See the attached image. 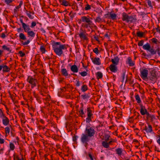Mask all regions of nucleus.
<instances>
[{"instance_id":"53","label":"nucleus","mask_w":160,"mask_h":160,"mask_svg":"<svg viewBox=\"0 0 160 160\" xmlns=\"http://www.w3.org/2000/svg\"><path fill=\"white\" fill-rule=\"evenodd\" d=\"M19 54H20L21 57H23L25 55L24 53L22 51H19Z\"/></svg>"},{"instance_id":"44","label":"nucleus","mask_w":160,"mask_h":160,"mask_svg":"<svg viewBox=\"0 0 160 160\" xmlns=\"http://www.w3.org/2000/svg\"><path fill=\"white\" fill-rule=\"evenodd\" d=\"M145 114L147 115V119H148L149 118H153L154 117V116H152L148 112Z\"/></svg>"},{"instance_id":"32","label":"nucleus","mask_w":160,"mask_h":160,"mask_svg":"<svg viewBox=\"0 0 160 160\" xmlns=\"http://www.w3.org/2000/svg\"><path fill=\"white\" fill-rule=\"evenodd\" d=\"M135 98L138 103H140L141 102V101L139 95L136 94L135 95Z\"/></svg>"},{"instance_id":"56","label":"nucleus","mask_w":160,"mask_h":160,"mask_svg":"<svg viewBox=\"0 0 160 160\" xmlns=\"http://www.w3.org/2000/svg\"><path fill=\"white\" fill-rule=\"evenodd\" d=\"M45 99L46 101H49L50 100L51 97L49 95H48L45 98Z\"/></svg>"},{"instance_id":"24","label":"nucleus","mask_w":160,"mask_h":160,"mask_svg":"<svg viewBox=\"0 0 160 160\" xmlns=\"http://www.w3.org/2000/svg\"><path fill=\"white\" fill-rule=\"evenodd\" d=\"M117 15L116 14L114 13H113L112 12L110 13L109 19H111L114 20L116 19Z\"/></svg>"},{"instance_id":"3","label":"nucleus","mask_w":160,"mask_h":160,"mask_svg":"<svg viewBox=\"0 0 160 160\" xmlns=\"http://www.w3.org/2000/svg\"><path fill=\"white\" fill-rule=\"evenodd\" d=\"M27 81L31 85L32 88L36 86L38 83L37 80L35 78L30 76H28L27 79Z\"/></svg>"},{"instance_id":"64","label":"nucleus","mask_w":160,"mask_h":160,"mask_svg":"<svg viewBox=\"0 0 160 160\" xmlns=\"http://www.w3.org/2000/svg\"><path fill=\"white\" fill-rule=\"evenodd\" d=\"M158 51V53L159 56H160V48H158L157 49Z\"/></svg>"},{"instance_id":"45","label":"nucleus","mask_w":160,"mask_h":160,"mask_svg":"<svg viewBox=\"0 0 160 160\" xmlns=\"http://www.w3.org/2000/svg\"><path fill=\"white\" fill-rule=\"evenodd\" d=\"M22 4H23V2H22V1H21L20 2V3H19V5L17 7H15L18 10L19 8H20L21 7L22 5Z\"/></svg>"},{"instance_id":"34","label":"nucleus","mask_w":160,"mask_h":160,"mask_svg":"<svg viewBox=\"0 0 160 160\" xmlns=\"http://www.w3.org/2000/svg\"><path fill=\"white\" fill-rule=\"evenodd\" d=\"M97 78L98 79L102 78V74L101 72H98L96 74Z\"/></svg>"},{"instance_id":"42","label":"nucleus","mask_w":160,"mask_h":160,"mask_svg":"<svg viewBox=\"0 0 160 160\" xmlns=\"http://www.w3.org/2000/svg\"><path fill=\"white\" fill-rule=\"evenodd\" d=\"M151 41L153 43L155 44H157L158 42V39L154 38H152L151 39Z\"/></svg>"},{"instance_id":"8","label":"nucleus","mask_w":160,"mask_h":160,"mask_svg":"<svg viewBox=\"0 0 160 160\" xmlns=\"http://www.w3.org/2000/svg\"><path fill=\"white\" fill-rule=\"evenodd\" d=\"M157 79L156 74L154 71H152L151 72L150 75L148 77V79L152 81V82H155Z\"/></svg>"},{"instance_id":"39","label":"nucleus","mask_w":160,"mask_h":160,"mask_svg":"<svg viewBox=\"0 0 160 160\" xmlns=\"http://www.w3.org/2000/svg\"><path fill=\"white\" fill-rule=\"evenodd\" d=\"M91 6L88 4L86 5L84 9L85 10L87 11L91 9Z\"/></svg>"},{"instance_id":"28","label":"nucleus","mask_w":160,"mask_h":160,"mask_svg":"<svg viewBox=\"0 0 160 160\" xmlns=\"http://www.w3.org/2000/svg\"><path fill=\"white\" fill-rule=\"evenodd\" d=\"M87 116L88 117H91L92 115V111L89 108H87Z\"/></svg>"},{"instance_id":"50","label":"nucleus","mask_w":160,"mask_h":160,"mask_svg":"<svg viewBox=\"0 0 160 160\" xmlns=\"http://www.w3.org/2000/svg\"><path fill=\"white\" fill-rule=\"evenodd\" d=\"M93 52L96 54H98V48H95L93 50Z\"/></svg>"},{"instance_id":"9","label":"nucleus","mask_w":160,"mask_h":160,"mask_svg":"<svg viewBox=\"0 0 160 160\" xmlns=\"http://www.w3.org/2000/svg\"><path fill=\"white\" fill-rule=\"evenodd\" d=\"M81 20L83 22H86L89 24H92V22L90 20L89 16H83L81 17Z\"/></svg>"},{"instance_id":"27","label":"nucleus","mask_w":160,"mask_h":160,"mask_svg":"<svg viewBox=\"0 0 160 160\" xmlns=\"http://www.w3.org/2000/svg\"><path fill=\"white\" fill-rule=\"evenodd\" d=\"M82 98L84 100H88L90 97V95L89 94H84L81 95Z\"/></svg>"},{"instance_id":"6","label":"nucleus","mask_w":160,"mask_h":160,"mask_svg":"<svg viewBox=\"0 0 160 160\" xmlns=\"http://www.w3.org/2000/svg\"><path fill=\"white\" fill-rule=\"evenodd\" d=\"M79 36L82 40H87L88 39V34L85 31L81 29L79 31Z\"/></svg>"},{"instance_id":"43","label":"nucleus","mask_w":160,"mask_h":160,"mask_svg":"<svg viewBox=\"0 0 160 160\" xmlns=\"http://www.w3.org/2000/svg\"><path fill=\"white\" fill-rule=\"evenodd\" d=\"M30 42V41L29 40H27V41L26 42H22V44L23 45H26L28 44Z\"/></svg>"},{"instance_id":"11","label":"nucleus","mask_w":160,"mask_h":160,"mask_svg":"<svg viewBox=\"0 0 160 160\" xmlns=\"http://www.w3.org/2000/svg\"><path fill=\"white\" fill-rule=\"evenodd\" d=\"M0 117L2 119V123L4 125L7 126L9 124V120L4 114L1 115Z\"/></svg>"},{"instance_id":"23","label":"nucleus","mask_w":160,"mask_h":160,"mask_svg":"<svg viewBox=\"0 0 160 160\" xmlns=\"http://www.w3.org/2000/svg\"><path fill=\"white\" fill-rule=\"evenodd\" d=\"M137 19L135 17H133L132 16H129V20L128 21V23L130 24L132 22H135Z\"/></svg>"},{"instance_id":"38","label":"nucleus","mask_w":160,"mask_h":160,"mask_svg":"<svg viewBox=\"0 0 160 160\" xmlns=\"http://www.w3.org/2000/svg\"><path fill=\"white\" fill-rule=\"evenodd\" d=\"M102 21V19L100 18V16L99 15L98 17L96 18L95 19V21L96 22L99 23Z\"/></svg>"},{"instance_id":"48","label":"nucleus","mask_w":160,"mask_h":160,"mask_svg":"<svg viewBox=\"0 0 160 160\" xmlns=\"http://www.w3.org/2000/svg\"><path fill=\"white\" fill-rule=\"evenodd\" d=\"M36 25V22L35 21H32L30 26L31 28H32L35 27Z\"/></svg>"},{"instance_id":"12","label":"nucleus","mask_w":160,"mask_h":160,"mask_svg":"<svg viewBox=\"0 0 160 160\" xmlns=\"http://www.w3.org/2000/svg\"><path fill=\"white\" fill-rule=\"evenodd\" d=\"M147 133H151L152 132V126L148 124L147 126L145 125L143 129Z\"/></svg>"},{"instance_id":"30","label":"nucleus","mask_w":160,"mask_h":160,"mask_svg":"<svg viewBox=\"0 0 160 160\" xmlns=\"http://www.w3.org/2000/svg\"><path fill=\"white\" fill-rule=\"evenodd\" d=\"M61 72L62 75L66 77L68 76V74L66 69L63 68L62 69Z\"/></svg>"},{"instance_id":"19","label":"nucleus","mask_w":160,"mask_h":160,"mask_svg":"<svg viewBox=\"0 0 160 160\" xmlns=\"http://www.w3.org/2000/svg\"><path fill=\"white\" fill-rule=\"evenodd\" d=\"M129 16L125 12H123L122 13V20L123 21H125L128 23V21L129 20Z\"/></svg>"},{"instance_id":"31","label":"nucleus","mask_w":160,"mask_h":160,"mask_svg":"<svg viewBox=\"0 0 160 160\" xmlns=\"http://www.w3.org/2000/svg\"><path fill=\"white\" fill-rule=\"evenodd\" d=\"M150 45L148 43H147L146 44L144 45L143 46V49L148 50V51L149 49H150Z\"/></svg>"},{"instance_id":"52","label":"nucleus","mask_w":160,"mask_h":160,"mask_svg":"<svg viewBox=\"0 0 160 160\" xmlns=\"http://www.w3.org/2000/svg\"><path fill=\"white\" fill-rule=\"evenodd\" d=\"M143 40H141L138 42V45L139 46H142L143 45Z\"/></svg>"},{"instance_id":"26","label":"nucleus","mask_w":160,"mask_h":160,"mask_svg":"<svg viewBox=\"0 0 160 160\" xmlns=\"http://www.w3.org/2000/svg\"><path fill=\"white\" fill-rule=\"evenodd\" d=\"M2 48L3 50L7 51L9 52H11V49L10 47L8 46L4 45L2 46Z\"/></svg>"},{"instance_id":"4","label":"nucleus","mask_w":160,"mask_h":160,"mask_svg":"<svg viewBox=\"0 0 160 160\" xmlns=\"http://www.w3.org/2000/svg\"><path fill=\"white\" fill-rule=\"evenodd\" d=\"M148 70L147 68H142L140 69V76L144 80H148Z\"/></svg>"},{"instance_id":"60","label":"nucleus","mask_w":160,"mask_h":160,"mask_svg":"<svg viewBox=\"0 0 160 160\" xmlns=\"http://www.w3.org/2000/svg\"><path fill=\"white\" fill-rule=\"evenodd\" d=\"M110 16V13L109 12H108V13L105 14L104 15V17L105 18H109V17Z\"/></svg>"},{"instance_id":"33","label":"nucleus","mask_w":160,"mask_h":160,"mask_svg":"<svg viewBox=\"0 0 160 160\" xmlns=\"http://www.w3.org/2000/svg\"><path fill=\"white\" fill-rule=\"evenodd\" d=\"M62 4L65 6H70L69 2L66 0H62Z\"/></svg>"},{"instance_id":"55","label":"nucleus","mask_w":160,"mask_h":160,"mask_svg":"<svg viewBox=\"0 0 160 160\" xmlns=\"http://www.w3.org/2000/svg\"><path fill=\"white\" fill-rule=\"evenodd\" d=\"M148 5L151 7H152L151 1L150 0H148L147 1Z\"/></svg>"},{"instance_id":"62","label":"nucleus","mask_w":160,"mask_h":160,"mask_svg":"<svg viewBox=\"0 0 160 160\" xmlns=\"http://www.w3.org/2000/svg\"><path fill=\"white\" fill-rule=\"evenodd\" d=\"M16 159H17V160H23V158L22 157V156L21 158L20 159L19 158L18 156H16Z\"/></svg>"},{"instance_id":"1","label":"nucleus","mask_w":160,"mask_h":160,"mask_svg":"<svg viewBox=\"0 0 160 160\" xmlns=\"http://www.w3.org/2000/svg\"><path fill=\"white\" fill-rule=\"evenodd\" d=\"M52 48L56 54L59 56L62 54L63 50L67 49L66 44H62L60 42H54L52 45Z\"/></svg>"},{"instance_id":"5","label":"nucleus","mask_w":160,"mask_h":160,"mask_svg":"<svg viewBox=\"0 0 160 160\" xmlns=\"http://www.w3.org/2000/svg\"><path fill=\"white\" fill-rule=\"evenodd\" d=\"M95 131L94 128L92 127H88L85 129V133L90 138L93 136L95 133Z\"/></svg>"},{"instance_id":"16","label":"nucleus","mask_w":160,"mask_h":160,"mask_svg":"<svg viewBox=\"0 0 160 160\" xmlns=\"http://www.w3.org/2000/svg\"><path fill=\"white\" fill-rule=\"evenodd\" d=\"M109 68L110 71L113 72H116L118 70L117 65L111 64L109 67Z\"/></svg>"},{"instance_id":"58","label":"nucleus","mask_w":160,"mask_h":160,"mask_svg":"<svg viewBox=\"0 0 160 160\" xmlns=\"http://www.w3.org/2000/svg\"><path fill=\"white\" fill-rule=\"evenodd\" d=\"M76 85L77 87H79L80 85V82L78 80H77L76 81Z\"/></svg>"},{"instance_id":"29","label":"nucleus","mask_w":160,"mask_h":160,"mask_svg":"<svg viewBox=\"0 0 160 160\" xmlns=\"http://www.w3.org/2000/svg\"><path fill=\"white\" fill-rule=\"evenodd\" d=\"M116 153L118 155V156H121L122 153V149L121 148H118L116 149Z\"/></svg>"},{"instance_id":"59","label":"nucleus","mask_w":160,"mask_h":160,"mask_svg":"<svg viewBox=\"0 0 160 160\" xmlns=\"http://www.w3.org/2000/svg\"><path fill=\"white\" fill-rule=\"evenodd\" d=\"M6 37V35L4 33H2L1 35L0 36V37L2 38H4Z\"/></svg>"},{"instance_id":"54","label":"nucleus","mask_w":160,"mask_h":160,"mask_svg":"<svg viewBox=\"0 0 160 160\" xmlns=\"http://www.w3.org/2000/svg\"><path fill=\"white\" fill-rule=\"evenodd\" d=\"M91 117H88V116L87 118H86V122H90L91 121Z\"/></svg>"},{"instance_id":"20","label":"nucleus","mask_w":160,"mask_h":160,"mask_svg":"<svg viewBox=\"0 0 160 160\" xmlns=\"http://www.w3.org/2000/svg\"><path fill=\"white\" fill-rule=\"evenodd\" d=\"M104 141L106 142H109V141H111V139L113 141V142H115L114 140L108 134H105L104 136Z\"/></svg>"},{"instance_id":"18","label":"nucleus","mask_w":160,"mask_h":160,"mask_svg":"<svg viewBox=\"0 0 160 160\" xmlns=\"http://www.w3.org/2000/svg\"><path fill=\"white\" fill-rule=\"evenodd\" d=\"M119 60V58L118 56H116L112 58L111 61L112 63V64L117 65L118 64Z\"/></svg>"},{"instance_id":"22","label":"nucleus","mask_w":160,"mask_h":160,"mask_svg":"<svg viewBox=\"0 0 160 160\" xmlns=\"http://www.w3.org/2000/svg\"><path fill=\"white\" fill-rule=\"evenodd\" d=\"M127 63L130 66H133L134 65V63L132 61L131 58L130 57L128 58Z\"/></svg>"},{"instance_id":"7","label":"nucleus","mask_w":160,"mask_h":160,"mask_svg":"<svg viewBox=\"0 0 160 160\" xmlns=\"http://www.w3.org/2000/svg\"><path fill=\"white\" fill-rule=\"evenodd\" d=\"M90 137L86 133H83L82 135L81 138V142L83 143H85L86 144L90 139Z\"/></svg>"},{"instance_id":"36","label":"nucleus","mask_w":160,"mask_h":160,"mask_svg":"<svg viewBox=\"0 0 160 160\" xmlns=\"http://www.w3.org/2000/svg\"><path fill=\"white\" fill-rule=\"evenodd\" d=\"M151 53L152 55H154L156 54V51L154 50L152 48H150V49L148 50Z\"/></svg>"},{"instance_id":"10","label":"nucleus","mask_w":160,"mask_h":160,"mask_svg":"<svg viewBox=\"0 0 160 160\" xmlns=\"http://www.w3.org/2000/svg\"><path fill=\"white\" fill-rule=\"evenodd\" d=\"M2 70L3 72H8L10 71V68L7 65L2 64L0 65V72Z\"/></svg>"},{"instance_id":"21","label":"nucleus","mask_w":160,"mask_h":160,"mask_svg":"<svg viewBox=\"0 0 160 160\" xmlns=\"http://www.w3.org/2000/svg\"><path fill=\"white\" fill-rule=\"evenodd\" d=\"M71 70L72 72L74 73L78 72V69L76 65H74L72 66L71 67Z\"/></svg>"},{"instance_id":"17","label":"nucleus","mask_w":160,"mask_h":160,"mask_svg":"<svg viewBox=\"0 0 160 160\" xmlns=\"http://www.w3.org/2000/svg\"><path fill=\"white\" fill-rule=\"evenodd\" d=\"M93 63L97 65H101V61L100 58H95L91 59Z\"/></svg>"},{"instance_id":"63","label":"nucleus","mask_w":160,"mask_h":160,"mask_svg":"<svg viewBox=\"0 0 160 160\" xmlns=\"http://www.w3.org/2000/svg\"><path fill=\"white\" fill-rule=\"evenodd\" d=\"M77 137L76 136H74L72 138V140L74 142H75L77 140Z\"/></svg>"},{"instance_id":"41","label":"nucleus","mask_w":160,"mask_h":160,"mask_svg":"<svg viewBox=\"0 0 160 160\" xmlns=\"http://www.w3.org/2000/svg\"><path fill=\"white\" fill-rule=\"evenodd\" d=\"M79 74L82 77H85L87 75L88 73L84 71L82 72H79Z\"/></svg>"},{"instance_id":"51","label":"nucleus","mask_w":160,"mask_h":160,"mask_svg":"<svg viewBox=\"0 0 160 160\" xmlns=\"http://www.w3.org/2000/svg\"><path fill=\"white\" fill-rule=\"evenodd\" d=\"M79 112L81 115H83L84 114L83 111V108L82 107L81 108L80 110L79 111Z\"/></svg>"},{"instance_id":"61","label":"nucleus","mask_w":160,"mask_h":160,"mask_svg":"<svg viewBox=\"0 0 160 160\" xmlns=\"http://www.w3.org/2000/svg\"><path fill=\"white\" fill-rule=\"evenodd\" d=\"M156 29L157 32H159L160 33V27L158 25L157 26V27L156 28Z\"/></svg>"},{"instance_id":"49","label":"nucleus","mask_w":160,"mask_h":160,"mask_svg":"<svg viewBox=\"0 0 160 160\" xmlns=\"http://www.w3.org/2000/svg\"><path fill=\"white\" fill-rule=\"evenodd\" d=\"M143 33L141 32H138L137 33V35L139 37H142L143 35Z\"/></svg>"},{"instance_id":"15","label":"nucleus","mask_w":160,"mask_h":160,"mask_svg":"<svg viewBox=\"0 0 160 160\" xmlns=\"http://www.w3.org/2000/svg\"><path fill=\"white\" fill-rule=\"evenodd\" d=\"M140 113L142 115H145L148 112L147 110L145 108V107L143 106L142 104H140Z\"/></svg>"},{"instance_id":"35","label":"nucleus","mask_w":160,"mask_h":160,"mask_svg":"<svg viewBox=\"0 0 160 160\" xmlns=\"http://www.w3.org/2000/svg\"><path fill=\"white\" fill-rule=\"evenodd\" d=\"M88 89L87 86L86 85H83L81 87V90L83 92H85Z\"/></svg>"},{"instance_id":"47","label":"nucleus","mask_w":160,"mask_h":160,"mask_svg":"<svg viewBox=\"0 0 160 160\" xmlns=\"http://www.w3.org/2000/svg\"><path fill=\"white\" fill-rule=\"evenodd\" d=\"M5 132L7 134H9L10 132V128L8 127H6L5 128Z\"/></svg>"},{"instance_id":"40","label":"nucleus","mask_w":160,"mask_h":160,"mask_svg":"<svg viewBox=\"0 0 160 160\" xmlns=\"http://www.w3.org/2000/svg\"><path fill=\"white\" fill-rule=\"evenodd\" d=\"M40 49L42 53H44L45 52L46 50L43 46L42 45L41 46Z\"/></svg>"},{"instance_id":"14","label":"nucleus","mask_w":160,"mask_h":160,"mask_svg":"<svg viewBox=\"0 0 160 160\" xmlns=\"http://www.w3.org/2000/svg\"><path fill=\"white\" fill-rule=\"evenodd\" d=\"M113 142L111 139V141H109L108 142H106L103 141L102 142V145L103 147L106 148H108L109 147V145L112 144V143Z\"/></svg>"},{"instance_id":"57","label":"nucleus","mask_w":160,"mask_h":160,"mask_svg":"<svg viewBox=\"0 0 160 160\" xmlns=\"http://www.w3.org/2000/svg\"><path fill=\"white\" fill-rule=\"evenodd\" d=\"M125 74H126V72H125V71L123 72L122 73V78L123 80H124V79L125 78Z\"/></svg>"},{"instance_id":"25","label":"nucleus","mask_w":160,"mask_h":160,"mask_svg":"<svg viewBox=\"0 0 160 160\" xmlns=\"http://www.w3.org/2000/svg\"><path fill=\"white\" fill-rule=\"evenodd\" d=\"M19 38L20 40H27V38L25 35L22 33H21L19 35Z\"/></svg>"},{"instance_id":"46","label":"nucleus","mask_w":160,"mask_h":160,"mask_svg":"<svg viewBox=\"0 0 160 160\" xmlns=\"http://www.w3.org/2000/svg\"><path fill=\"white\" fill-rule=\"evenodd\" d=\"M5 2L8 5H10V3H11L13 0H4Z\"/></svg>"},{"instance_id":"2","label":"nucleus","mask_w":160,"mask_h":160,"mask_svg":"<svg viewBox=\"0 0 160 160\" xmlns=\"http://www.w3.org/2000/svg\"><path fill=\"white\" fill-rule=\"evenodd\" d=\"M20 21L24 32L27 33L28 37L30 38H33L35 36V33L31 30L29 25L23 22L22 19L20 20Z\"/></svg>"},{"instance_id":"13","label":"nucleus","mask_w":160,"mask_h":160,"mask_svg":"<svg viewBox=\"0 0 160 160\" xmlns=\"http://www.w3.org/2000/svg\"><path fill=\"white\" fill-rule=\"evenodd\" d=\"M25 12L29 18L32 19L34 18V17L33 16V15L35 13L32 10L28 11L27 10H25Z\"/></svg>"},{"instance_id":"37","label":"nucleus","mask_w":160,"mask_h":160,"mask_svg":"<svg viewBox=\"0 0 160 160\" xmlns=\"http://www.w3.org/2000/svg\"><path fill=\"white\" fill-rule=\"evenodd\" d=\"M10 149L11 150H13L15 148V146L13 143L10 142L9 144Z\"/></svg>"}]
</instances>
